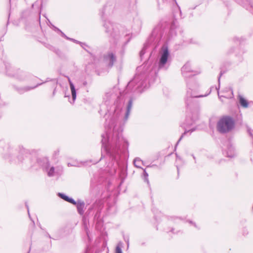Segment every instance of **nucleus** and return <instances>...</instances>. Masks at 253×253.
Returning <instances> with one entry per match:
<instances>
[{
    "mask_svg": "<svg viewBox=\"0 0 253 253\" xmlns=\"http://www.w3.org/2000/svg\"><path fill=\"white\" fill-rule=\"evenodd\" d=\"M103 26L105 29L106 33L110 38V42H116L121 37L118 27L109 21H105Z\"/></svg>",
    "mask_w": 253,
    "mask_h": 253,
    "instance_id": "obj_4",
    "label": "nucleus"
},
{
    "mask_svg": "<svg viewBox=\"0 0 253 253\" xmlns=\"http://www.w3.org/2000/svg\"><path fill=\"white\" fill-rule=\"evenodd\" d=\"M37 163L43 170L47 169L49 166V162L47 158H38L37 160Z\"/></svg>",
    "mask_w": 253,
    "mask_h": 253,
    "instance_id": "obj_11",
    "label": "nucleus"
},
{
    "mask_svg": "<svg viewBox=\"0 0 253 253\" xmlns=\"http://www.w3.org/2000/svg\"><path fill=\"white\" fill-rule=\"evenodd\" d=\"M181 72L185 78H190L193 76L191 73L192 71L191 69L190 64L189 63L185 64L181 68Z\"/></svg>",
    "mask_w": 253,
    "mask_h": 253,
    "instance_id": "obj_10",
    "label": "nucleus"
},
{
    "mask_svg": "<svg viewBox=\"0 0 253 253\" xmlns=\"http://www.w3.org/2000/svg\"><path fill=\"white\" fill-rule=\"evenodd\" d=\"M47 21H48L49 23H51V22L49 21V19H47ZM48 25L49 26V25H50V24H48Z\"/></svg>",
    "mask_w": 253,
    "mask_h": 253,
    "instance_id": "obj_39",
    "label": "nucleus"
},
{
    "mask_svg": "<svg viewBox=\"0 0 253 253\" xmlns=\"http://www.w3.org/2000/svg\"><path fill=\"white\" fill-rule=\"evenodd\" d=\"M143 174H144V176L145 180L147 182V183H148L149 182L148 179V174L146 172L145 169H144L143 170Z\"/></svg>",
    "mask_w": 253,
    "mask_h": 253,
    "instance_id": "obj_22",
    "label": "nucleus"
},
{
    "mask_svg": "<svg viewBox=\"0 0 253 253\" xmlns=\"http://www.w3.org/2000/svg\"><path fill=\"white\" fill-rule=\"evenodd\" d=\"M64 201H67L70 203L73 204L74 205H76L77 202H76L72 198H70L68 196L64 195Z\"/></svg>",
    "mask_w": 253,
    "mask_h": 253,
    "instance_id": "obj_20",
    "label": "nucleus"
},
{
    "mask_svg": "<svg viewBox=\"0 0 253 253\" xmlns=\"http://www.w3.org/2000/svg\"><path fill=\"white\" fill-rule=\"evenodd\" d=\"M145 82L141 75H136L127 84V88L132 91H139V89L144 85Z\"/></svg>",
    "mask_w": 253,
    "mask_h": 253,
    "instance_id": "obj_5",
    "label": "nucleus"
},
{
    "mask_svg": "<svg viewBox=\"0 0 253 253\" xmlns=\"http://www.w3.org/2000/svg\"><path fill=\"white\" fill-rule=\"evenodd\" d=\"M133 163L136 167L141 168L140 164L143 163V161L140 158H136L134 160Z\"/></svg>",
    "mask_w": 253,
    "mask_h": 253,
    "instance_id": "obj_19",
    "label": "nucleus"
},
{
    "mask_svg": "<svg viewBox=\"0 0 253 253\" xmlns=\"http://www.w3.org/2000/svg\"><path fill=\"white\" fill-rule=\"evenodd\" d=\"M58 196L62 199H63V193H58Z\"/></svg>",
    "mask_w": 253,
    "mask_h": 253,
    "instance_id": "obj_26",
    "label": "nucleus"
},
{
    "mask_svg": "<svg viewBox=\"0 0 253 253\" xmlns=\"http://www.w3.org/2000/svg\"><path fill=\"white\" fill-rule=\"evenodd\" d=\"M49 27L51 28L53 31H54L57 34L61 35V36H63V33L58 28L54 26L51 23H50Z\"/></svg>",
    "mask_w": 253,
    "mask_h": 253,
    "instance_id": "obj_18",
    "label": "nucleus"
},
{
    "mask_svg": "<svg viewBox=\"0 0 253 253\" xmlns=\"http://www.w3.org/2000/svg\"><path fill=\"white\" fill-rule=\"evenodd\" d=\"M55 91H56V89H54V91L53 92V95L55 94Z\"/></svg>",
    "mask_w": 253,
    "mask_h": 253,
    "instance_id": "obj_35",
    "label": "nucleus"
},
{
    "mask_svg": "<svg viewBox=\"0 0 253 253\" xmlns=\"http://www.w3.org/2000/svg\"><path fill=\"white\" fill-rule=\"evenodd\" d=\"M17 150L13 149V147L8 142L3 140H0V155L4 159L10 162L23 164L27 167H33L32 156L29 150L23 148V146L18 147L19 154L16 157L17 162L16 161L15 155Z\"/></svg>",
    "mask_w": 253,
    "mask_h": 253,
    "instance_id": "obj_1",
    "label": "nucleus"
},
{
    "mask_svg": "<svg viewBox=\"0 0 253 253\" xmlns=\"http://www.w3.org/2000/svg\"><path fill=\"white\" fill-rule=\"evenodd\" d=\"M31 246H30V248H29V251H28V252L27 253H30V251H31Z\"/></svg>",
    "mask_w": 253,
    "mask_h": 253,
    "instance_id": "obj_37",
    "label": "nucleus"
},
{
    "mask_svg": "<svg viewBox=\"0 0 253 253\" xmlns=\"http://www.w3.org/2000/svg\"><path fill=\"white\" fill-rule=\"evenodd\" d=\"M47 48L54 52L59 57H61L62 51L60 50L58 48H57L51 45H48Z\"/></svg>",
    "mask_w": 253,
    "mask_h": 253,
    "instance_id": "obj_17",
    "label": "nucleus"
},
{
    "mask_svg": "<svg viewBox=\"0 0 253 253\" xmlns=\"http://www.w3.org/2000/svg\"><path fill=\"white\" fill-rule=\"evenodd\" d=\"M227 156L228 157H230V158H232L234 156V154H228V152H227Z\"/></svg>",
    "mask_w": 253,
    "mask_h": 253,
    "instance_id": "obj_30",
    "label": "nucleus"
},
{
    "mask_svg": "<svg viewBox=\"0 0 253 253\" xmlns=\"http://www.w3.org/2000/svg\"><path fill=\"white\" fill-rule=\"evenodd\" d=\"M68 166H76V165H74V164L72 165V164H71L70 163H68Z\"/></svg>",
    "mask_w": 253,
    "mask_h": 253,
    "instance_id": "obj_33",
    "label": "nucleus"
},
{
    "mask_svg": "<svg viewBox=\"0 0 253 253\" xmlns=\"http://www.w3.org/2000/svg\"><path fill=\"white\" fill-rule=\"evenodd\" d=\"M48 237L50 238V236L49 235H48Z\"/></svg>",
    "mask_w": 253,
    "mask_h": 253,
    "instance_id": "obj_40",
    "label": "nucleus"
},
{
    "mask_svg": "<svg viewBox=\"0 0 253 253\" xmlns=\"http://www.w3.org/2000/svg\"><path fill=\"white\" fill-rule=\"evenodd\" d=\"M25 206H26V207L27 208V211H28V213L29 216L30 217V213H29V207H28V205L27 202L25 203Z\"/></svg>",
    "mask_w": 253,
    "mask_h": 253,
    "instance_id": "obj_27",
    "label": "nucleus"
},
{
    "mask_svg": "<svg viewBox=\"0 0 253 253\" xmlns=\"http://www.w3.org/2000/svg\"><path fill=\"white\" fill-rule=\"evenodd\" d=\"M5 69H6V72L7 74L10 76H13V75L12 74L9 73V68L10 67V65H9V64L6 63L5 64Z\"/></svg>",
    "mask_w": 253,
    "mask_h": 253,
    "instance_id": "obj_21",
    "label": "nucleus"
},
{
    "mask_svg": "<svg viewBox=\"0 0 253 253\" xmlns=\"http://www.w3.org/2000/svg\"><path fill=\"white\" fill-rule=\"evenodd\" d=\"M74 42H80L81 44V46L82 47H83V45H85V43H82V42H77L76 40H73Z\"/></svg>",
    "mask_w": 253,
    "mask_h": 253,
    "instance_id": "obj_31",
    "label": "nucleus"
},
{
    "mask_svg": "<svg viewBox=\"0 0 253 253\" xmlns=\"http://www.w3.org/2000/svg\"><path fill=\"white\" fill-rule=\"evenodd\" d=\"M145 53V49L144 48H143L140 52V56L142 57L143 55H144Z\"/></svg>",
    "mask_w": 253,
    "mask_h": 253,
    "instance_id": "obj_25",
    "label": "nucleus"
},
{
    "mask_svg": "<svg viewBox=\"0 0 253 253\" xmlns=\"http://www.w3.org/2000/svg\"><path fill=\"white\" fill-rule=\"evenodd\" d=\"M76 206H77L79 213L81 215H83L84 213V202L81 200H78Z\"/></svg>",
    "mask_w": 253,
    "mask_h": 253,
    "instance_id": "obj_12",
    "label": "nucleus"
},
{
    "mask_svg": "<svg viewBox=\"0 0 253 253\" xmlns=\"http://www.w3.org/2000/svg\"><path fill=\"white\" fill-rule=\"evenodd\" d=\"M69 81L70 88H71V93H72V98H73V103H74L75 100L76 98V91L75 86H74V84H73V83L70 80H69Z\"/></svg>",
    "mask_w": 253,
    "mask_h": 253,
    "instance_id": "obj_15",
    "label": "nucleus"
},
{
    "mask_svg": "<svg viewBox=\"0 0 253 253\" xmlns=\"http://www.w3.org/2000/svg\"><path fill=\"white\" fill-rule=\"evenodd\" d=\"M188 131H185L183 133H182V134L181 135V136H180V138L179 139V140H178L176 144V146L178 145V143L181 141V140L182 139V138L183 137V136H184V135L188 132Z\"/></svg>",
    "mask_w": 253,
    "mask_h": 253,
    "instance_id": "obj_23",
    "label": "nucleus"
},
{
    "mask_svg": "<svg viewBox=\"0 0 253 253\" xmlns=\"http://www.w3.org/2000/svg\"><path fill=\"white\" fill-rule=\"evenodd\" d=\"M85 45H86L85 44ZM84 45H83V47L84 48Z\"/></svg>",
    "mask_w": 253,
    "mask_h": 253,
    "instance_id": "obj_41",
    "label": "nucleus"
},
{
    "mask_svg": "<svg viewBox=\"0 0 253 253\" xmlns=\"http://www.w3.org/2000/svg\"><path fill=\"white\" fill-rule=\"evenodd\" d=\"M44 171L47 172V175L49 177L54 176L55 172L54 167L50 166V165L48 167V168L45 169Z\"/></svg>",
    "mask_w": 253,
    "mask_h": 253,
    "instance_id": "obj_16",
    "label": "nucleus"
},
{
    "mask_svg": "<svg viewBox=\"0 0 253 253\" xmlns=\"http://www.w3.org/2000/svg\"><path fill=\"white\" fill-rule=\"evenodd\" d=\"M164 2H167L168 1V0H163Z\"/></svg>",
    "mask_w": 253,
    "mask_h": 253,
    "instance_id": "obj_36",
    "label": "nucleus"
},
{
    "mask_svg": "<svg viewBox=\"0 0 253 253\" xmlns=\"http://www.w3.org/2000/svg\"><path fill=\"white\" fill-rule=\"evenodd\" d=\"M116 253H123L121 248L119 246H117L116 249Z\"/></svg>",
    "mask_w": 253,
    "mask_h": 253,
    "instance_id": "obj_24",
    "label": "nucleus"
},
{
    "mask_svg": "<svg viewBox=\"0 0 253 253\" xmlns=\"http://www.w3.org/2000/svg\"><path fill=\"white\" fill-rule=\"evenodd\" d=\"M235 121L230 116L222 117L217 124V129L221 133H226L231 131L235 127Z\"/></svg>",
    "mask_w": 253,
    "mask_h": 253,
    "instance_id": "obj_3",
    "label": "nucleus"
},
{
    "mask_svg": "<svg viewBox=\"0 0 253 253\" xmlns=\"http://www.w3.org/2000/svg\"><path fill=\"white\" fill-rule=\"evenodd\" d=\"M49 80H50V81H54V82H55V81H56V79H52V80H51V79H50L49 78H47L46 81H49Z\"/></svg>",
    "mask_w": 253,
    "mask_h": 253,
    "instance_id": "obj_32",
    "label": "nucleus"
},
{
    "mask_svg": "<svg viewBox=\"0 0 253 253\" xmlns=\"http://www.w3.org/2000/svg\"><path fill=\"white\" fill-rule=\"evenodd\" d=\"M210 93V91L204 95L199 94L196 91L192 92L191 88H189L187 91L186 97L185 99L186 104L187 107L190 106L191 104H197L193 100L194 98H199L205 97Z\"/></svg>",
    "mask_w": 253,
    "mask_h": 253,
    "instance_id": "obj_6",
    "label": "nucleus"
},
{
    "mask_svg": "<svg viewBox=\"0 0 253 253\" xmlns=\"http://www.w3.org/2000/svg\"><path fill=\"white\" fill-rule=\"evenodd\" d=\"M104 60L109 68H111L116 61V56L114 53L112 52H109L104 56Z\"/></svg>",
    "mask_w": 253,
    "mask_h": 253,
    "instance_id": "obj_7",
    "label": "nucleus"
},
{
    "mask_svg": "<svg viewBox=\"0 0 253 253\" xmlns=\"http://www.w3.org/2000/svg\"><path fill=\"white\" fill-rule=\"evenodd\" d=\"M132 101H132V98H130L128 101V104L127 105V107H126V112L125 114V118H124L125 121H126L128 118V117L130 114V112L131 109L132 108Z\"/></svg>",
    "mask_w": 253,
    "mask_h": 253,
    "instance_id": "obj_13",
    "label": "nucleus"
},
{
    "mask_svg": "<svg viewBox=\"0 0 253 253\" xmlns=\"http://www.w3.org/2000/svg\"><path fill=\"white\" fill-rule=\"evenodd\" d=\"M223 73H224V72H222V71H221L220 73L219 76V77L218 78V81L219 83L220 82V78H221V76L223 75Z\"/></svg>",
    "mask_w": 253,
    "mask_h": 253,
    "instance_id": "obj_28",
    "label": "nucleus"
},
{
    "mask_svg": "<svg viewBox=\"0 0 253 253\" xmlns=\"http://www.w3.org/2000/svg\"><path fill=\"white\" fill-rule=\"evenodd\" d=\"M64 38H67V39H68V38L67 36H65V35H64Z\"/></svg>",
    "mask_w": 253,
    "mask_h": 253,
    "instance_id": "obj_38",
    "label": "nucleus"
},
{
    "mask_svg": "<svg viewBox=\"0 0 253 253\" xmlns=\"http://www.w3.org/2000/svg\"><path fill=\"white\" fill-rule=\"evenodd\" d=\"M194 119V118H192V120H191L190 122L187 123L186 124V125H187V126H190V125H191L192 124L193 120Z\"/></svg>",
    "mask_w": 253,
    "mask_h": 253,
    "instance_id": "obj_29",
    "label": "nucleus"
},
{
    "mask_svg": "<svg viewBox=\"0 0 253 253\" xmlns=\"http://www.w3.org/2000/svg\"><path fill=\"white\" fill-rule=\"evenodd\" d=\"M239 103L241 106L244 108H247L249 106V103L247 100H246L241 95H238Z\"/></svg>",
    "mask_w": 253,
    "mask_h": 253,
    "instance_id": "obj_14",
    "label": "nucleus"
},
{
    "mask_svg": "<svg viewBox=\"0 0 253 253\" xmlns=\"http://www.w3.org/2000/svg\"><path fill=\"white\" fill-rule=\"evenodd\" d=\"M189 222H190V223L192 224H194V226H196V224H195V223H193L192 221H189Z\"/></svg>",
    "mask_w": 253,
    "mask_h": 253,
    "instance_id": "obj_34",
    "label": "nucleus"
},
{
    "mask_svg": "<svg viewBox=\"0 0 253 253\" xmlns=\"http://www.w3.org/2000/svg\"><path fill=\"white\" fill-rule=\"evenodd\" d=\"M43 83H39L37 84L36 85L34 86H25L23 87H19L16 85H14L13 87L14 89L19 94H22L26 92H28L31 90H32L35 88H36L39 85L42 84Z\"/></svg>",
    "mask_w": 253,
    "mask_h": 253,
    "instance_id": "obj_9",
    "label": "nucleus"
},
{
    "mask_svg": "<svg viewBox=\"0 0 253 253\" xmlns=\"http://www.w3.org/2000/svg\"><path fill=\"white\" fill-rule=\"evenodd\" d=\"M101 136L102 154L99 161L104 157V153L110 157H114L119 153L121 145L124 142L122 136V130L114 129L111 139L109 138L108 134L106 133L102 134Z\"/></svg>",
    "mask_w": 253,
    "mask_h": 253,
    "instance_id": "obj_2",
    "label": "nucleus"
},
{
    "mask_svg": "<svg viewBox=\"0 0 253 253\" xmlns=\"http://www.w3.org/2000/svg\"><path fill=\"white\" fill-rule=\"evenodd\" d=\"M162 53L159 62V68L163 67L167 63L169 55L168 48L166 46H163L162 48Z\"/></svg>",
    "mask_w": 253,
    "mask_h": 253,
    "instance_id": "obj_8",
    "label": "nucleus"
}]
</instances>
